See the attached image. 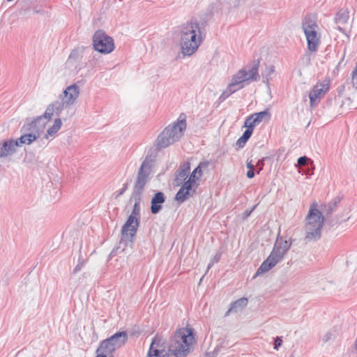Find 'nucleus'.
<instances>
[{
	"instance_id": "obj_1",
	"label": "nucleus",
	"mask_w": 357,
	"mask_h": 357,
	"mask_svg": "<svg viewBox=\"0 0 357 357\" xmlns=\"http://www.w3.org/2000/svg\"><path fill=\"white\" fill-rule=\"evenodd\" d=\"M202 28L196 19L192 18L181 24V46L184 55L190 56L196 52L202 40Z\"/></svg>"
},
{
	"instance_id": "obj_2",
	"label": "nucleus",
	"mask_w": 357,
	"mask_h": 357,
	"mask_svg": "<svg viewBox=\"0 0 357 357\" xmlns=\"http://www.w3.org/2000/svg\"><path fill=\"white\" fill-rule=\"evenodd\" d=\"M259 61L255 60L252 66H245L233 75L231 82L220 95L219 100L224 101L230 95L244 87V83L259 80L258 73Z\"/></svg>"
},
{
	"instance_id": "obj_3",
	"label": "nucleus",
	"mask_w": 357,
	"mask_h": 357,
	"mask_svg": "<svg viewBox=\"0 0 357 357\" xmlns=\"http://www.w3.org/2000/svg\"><path fill=\"white\" fill-rule=\"evenodd\" d=\"M195 342L194 329L187 325L176 331L169 344V351L176 357H184L189 353Z\"/></svg>"
},
{
	"instance_id": "obj_4",
	"label": "nucleus",
	"mask_w": 357,
	"mask_h": 357,
	"mask_svg": "<svg viewBox=\"0 0 357 357\" xmlns=\"http://www.w3.org/2000/svg\"><path fill=\"white\" fill-rule=\"evenodd\" d=\"M51 120L46 114L38 116L33 120L26 119L21 129L22 134H42L46 130L47 134H56L61 127L62 121L57 118L52 126L46 128L47 123Z\"/></svg>"
},
{
	"instance_id": "obj_5",
	"label": "nucleus",
	"mask_w": 357,
	"mask_h": 357,
	"mask_svg": "<svg viewBox=\"0 0 357 357\" xmlns=\"http://www.w3.org/2000/svg\"><path fill=\"white\" fill-rule=\"evenodd\" d=\"M208 161H202L198 166L190 174L188 179L185 181L181 188L176 195L175 199L182 203L189 197H192L199 183L201 177L202 176V169L208 167Z\"/></svg>"
},
{
	"instance_id": "obj_6",
	"label": "nucleus",
	"mask_w": 357,
	"mask_h": 357,
	"mask_svg": "<svg viewBox=\"0 0 357 357\" xmlns=\"http://www.w3.org/2000/svg\"><path fill=\"white\" fill-rule=\"evenodd\" d=\"M302 29L307 40V50L311 53L317 52L321 44V33L316 17L312 15H306L302 21Z\"/></svg>"
},
{
	"instance_id": "obj_7",
	"label": "nucleus",
	"mask_w": 357,
	"mask_h": 357,
	"mask_svg": "<svg viewBox=\"0 0 357 357\" xmlns=\"http://www.w3.org/2000/svg\"><path fill=\"white\" fill-rule=\"evenodd\" d=\"M317 208V204L316 203L311 204L306 218V238L308 239L316 238L320 236L324 218Z\"/></svg>"
},
{
	"instance_id": "obj_8",
	"label": "nucleus",
	"mask_w": 357,
	"mask_h": 357,
	"mask_svg": "<svg viewBox=\"0 0 357 357\" xmlns=\"http://www.w3.org/2000/svg\"><path fill=\"white\" fill-rule=\"evenodd\" d=\"M290 244L287 241L277 242L268 258L257 269L256 275L263 274L274 267L289 250Z\"/></svg>"
},
{
	"instance_id": "obj_9",
	"label": "nucleus",
	"mask_w": 357,
	"mask_h": 357,
	"mask_svg": "<svg viewBox=\"0 0 357 357\" xmlns=\"http://www.w3.org/2000/svg\"><path fill=\"white\" fill-rule=\"evenodd\" d=\"M93 45L96 51L103 54L110 53L114 49L113 38L107 35L103 30H98L94 33Z\"/></svg>"
},
{
	"instance_id": "obj_10",
	"label": "nucleus",
	"mask_w": 357,
	"mask_h": 357,
	"mask_svg": "<svg viewBox=\"0 0 357 357\" xmlns=\"http://www.w3.org/2000/svg\"><path fill=\"white\" fill-rule=\"evenodd\" d=\"M36 139V135H21V137L14 141L8 140L0 142V158L8 156L17 150L19 146L23 144H29Z\"/></svg>"
},
{
	"instance_id": "obj_11",
	"label": "nucleus",
	"mask_w": 357,
	"mask_h": 357,
	"mask_svg": "<svg viewBox=\"0 0 357 357\" xmlns=\"http://www.w3.org/2000/svg\"><path fill=\"white\" fill-rule=\"evenodd\" d=\"M270 119L271 112L268 109L249 116L245 121L244 126L246 130L243 134H252L255 126L259 125L260 123L268 121Z\"/></svg>"
},
{
	"instance_id": "obj_12",
	"label": "nucleus",
	"mask_w": 357,
	"mask_h": 357,
	"mask_svg": "<svg viewBox=\"0 0 357 357\" xmlns=\"http://www.w3.org/2000/svg\"><path fill=\"white\" fill-rule=\"evenodd\" d=\"M169 351V349H167L165 340L156 335L151 343L146 357H168Z\"/></svg>"
},
{
	"instance_id": "obj_13",
	"label": "nucleus",
	"mask_w": 357,
	"mask_h": 357,
	"mask_svg": "<svg viewBox=\"0 0 357 357\" xmlns=\"http://www.w3.org/2000/svg\"><path fill=\"white\" fill-rule=\"evenodd\" d=\"M128 340V335L126 332H119L115 333L109 338L105 340L100 342L103 347L108 351L113 352L122 345H123Z\"/></svg>"
},
{
	"instance_id": "obj_14",
	"label": "nucleus",
	"mask_w": 357,
	"mask_h": 357,
	"mask_svg": "<svg viewBox=\"0 0 357 357\" xmlns=\"http://www.w3.org/2000/svg\"><path fill=\"white\" fill-rule=\"evenodd\" d=\"M150 175V168L146 161H144L141 165V167L138 172L137 177L134 185L135 191L140 193L146 183L148 182L149 177Z\"/></svg>"
},
{
	"instance_id": "obj_15",
	"label": "nucleus",
	"mask_w": 357,
	"mask_h": 357,
	"mask_svg": "<svg viewBox=\"0 0 357 357\" xmlns=\"http://www.w3.org/2000/svg\"><path fill=\"white\" fill-rule=\"evenodd\" d=\"M186 115L181 113L177 120L167 126L161 134H178L183 133L187 127Z\"/></svg>"
},
{
	"instance_id": "obj_16",
	"label": "nucleus",
	"mask_w": 357,
	"mask_h": 357,
	"mask_svg": "<svg viewBox=\"0 0 357 357\" xmlns=\"http://www.w3.org/2000/svg\"><path fill=\"white\" fill-rule=\"evenodd\" d=\"M79 94V87L77 84L68 86L59 96V98L65 100L66 105H73L77 99Z\"/></svg>"
},
{
	"instance_id": "obj_17",
	"label": "nucleus",
	"mask_w": 357,
	"mask_h": 357,
	"mask_svg": "<svg viewBox=\"0 0 357 357\" xmlns=\"http://www.w3.org/2000/svg\"><path fill=\"white\" fill-rule=\"evenodd\" d=\"M329 89L328 82L317 83L314 86L312 90L309 94L310 101L311 105L316 104L317 101L319 100Z\"/></svg>"
},
{
	"instance_id": "obj_18",
	"label": "nucleus",
	"mask_w": 357,
	"mask_h": 357,
	"mask_svg": "<svg viewBox=\"0 0 357 357\" xmlns=\"http://www.w3.org/2000/svg\"><path fill=\"white\" fill-rule=\"evenodd\" d=\"M139 224V220L128 217L121 230L122 236L132 238L136 234Z\"/></svg>"
},
{
	"instance_id": "obj_19",
	"label": "nucleus",
	"mask_w": 357,
	"mask_h": 357,
	"mask_svg": "<svg viewBox=\"0 0 357 357\" xmlns=\"http://www.w3.org/2000/svg\"><path fill=\"white\" fill-rule=\"evenodd\" d=\"M68 107L70 106L66 105L65 100L59 98V100L54 101L47 106L45 114H46V116L52 119L54 114L56 115H59L65 108Z\"/></svg>"
},
{
	"instance_id": "obj_20",
	"label": "nucleus",
	"mask_w": 357,
	"mask_h": 357,
	"mask_svg": "<svg viewBox=\"0 0 357 357\" xmlns=\"http://www.w3.org/2000/svg\"><path fill=\"white\" fill-rule=\"evenodd\" d=\"M190 163L189 161L185 162L182 165H180L176 180L178 183H184L186 181L187 178L188 179L190 175Z\"/></svg>"
},
{
	"instance_id": "obj_21",
	"label": "nucleus",
	"mask_w": 357,
	"mask_h": 357,
	"mask_svg": "<svg viewBox=\"0 0 357 357\" xmlns=\"http://www.w3.org/2000/svg\"><path fill=\"white\" fill-rule=\"evenodd\" d=\"M165 202V197L162 192H158L155 195L151 200V213L155 214L160 211L162 206L161 204Z\"/></svg>"
},
{
	"instance_id": "obj_22",
	"label": "nucleus",
	"mask_w": 357,
	"mask_h": 357,
	"mask_svg": "<svg viewBox=\"0 0 357 357\" xmlns=\"http://www.w3.org/2000/svg\"><path fill=\"white\" fill-rule=\"evenodd\" d=\"M79 54L77 50H73L70 54L66 65L69 68H77V63L79 62Z\"/></svg>"
},
{
	"instance_id": "obj_23",
	"label": "nucleus",
	"mask_w": 357,
	"mask_h": 357,
	"mask_svg": "<svg viewBox=\"0 0 357 357\" xmlns=\"http://www.w3.org/2000/svg\"><path fill=\"white\" fill-rule=\"evenodd\" d=\"M175 135L159 136L157 139V144L159 148H165L172 144L174 141Z\"/></svg>"
},
{
	"instance_id": "obj_24",
	"label": "nucleus",
	"mask_w": 357,
	"mask_h": 357,
	"mask_svg": "<svg viewBox=\"0 0 357 357\" xmlns=\"http://www.w3.org/2000/svg\"><path fill=\"white\" fill-rule=\"evenodd\" d=\"M248 305V299L246 298H241L231 304L230 308L226 313L228 315L232 310L242 309Z\"/></svg>"
},
{
	"instance_id": "obj_25",
	"label": "nucleus",
	"mask_w": 357,
	"mask_h": 357,
	"mask_svg": "<svg viewBox=\"0 0 357 357\" xmlns=\"http://www.w3.org/2000/svg\"><path fill=\"white\" fill-rule=\"evenodd\" d=\"M349 19V12L347 10H340L335 17V22L337 24H344Z\"/></svg>"
},
{
	"instance_id": "obj_26",
	"label": "nucleus",
	"mask_w": 357,
	"mask_h": 357,
	"mask_svg": "<svg viewBox=\"0 0 357 357\" xmlns=\"http://www.w3.org/2000/svg\"><path fill=\"white\" fill-rule=\"evenodd\" d=\"M129 217L135 218L136 219L139 220L140 217V197L139 196H137L135 197V204L133 206L132 213Z\"/></svg>"
},
{
	"instance_id": "obj_27",
	"label": "nucleus",
	"mask_w": 357,
	"mask_h": 357,
	"mask_svg": "<svg viewBox=\"0 0 357 357\" xmlns=\"http://www.w3.org/2000/svg\"><path fill=\"white\" fill-rule=\"evenodd\" d=\"M96 357H113L112 353L106 349L105 346L103 347L100 344L98 348L96 350Z\"/></svg>"
},
{
	"instance_id": "obj_28",
	"label": "nucleus",
	"mask_w": 357,
	"mask_h": 357,
	"mask_svg": "<svg viewBox=\"0 0 357 357\" xmlns=\"http://www.w3.org/2000/svg\"><path fill=\"white\" fill-rule=\"evenodd\" d=\"M346 52H347V46L346 45H343V49H342V53L341 54V58H340V60L339 61V62H338V63L337 65V67H336L337 69L345 66L346 62H344V58H345V56H346Z\"/></svg>"
},
{
	"instance_id": "obj_29",
	"label": "nucleus",
	"mask_w": 357,
	"mask_h": 357,
	"mask_svg": "<svg viewBox=\"0 0 357 357\" xmlns=\"http://www.w3.org/2000/svg\"><path fill=\"white\" fill-rule=\"evenodd\" d=\"M250 136L251 135H242L241 137H240L236 142L239 148H242L247 142Z\"/></svg>"
},
{
	"instance_id": "obj_30",
	"label": "nucleus",
	"mask_w": 357,
	"mask_h": 357,
	"mask_svg": "<svg viewBox=\"0 0 357 357\" xmlns=\"http://www.w3.org/2000/svg\"><path fill=\"white\" fill-rule=\"evenodd\" d=\"M351 83L353 86L357 89V64L355 69L351 73Z\"/></svg>"
},
{
	"instance_id": "obj_31",
	"label": "nucleus",
	"mask_w": 357,
	"mask_h": 357,
	"mask_svg": "<svg viewBox=\"0 0 357 357\" xmlns=\"http://www.w3.org/2000/svg\"><path fill=\"white\" fill-rule=\"evenodd\" d=\"M282 340L280 337H277L275 340L274 349H278V348L282 345Z\"/></svg>"
},
{
	"instance_id": "obj_32",
	"label": "nucleus",
	"mask_w": 357,
	"mask_h": 357,
	"mask_svg": "<svg viewBox=\"0 0 357 357\" xmlns=\"http://www.w3.org/2000/svg\"><path fill=\"white\" fill-rule=\"evenodd\" d=\"M307 158L305 156L300 157L298 159V165L299 166H304L307 162Z\"/></svg>"
},
{
	"instance_id": "obj_33",
	"label": "nucleus",
	"mask_w": 357,
	"mask_h": 357,
	"mask_svg": "<svg viewBox=\"0 0 357 357\" xmlns=\"http://www.w3.org/2000/svg\"><path fill=\"white\" fill-rule=\"evenodd\" d=\"M267 70H268V73L266 75V79H267V81H268V76H270L272 73H274V68H273V66H271L268 68H267Z\"/></svg>"
},
{
	"instance_id": "obj_34",
	"label": "nucleus",
	"mask_w": 357,
	"mask_h": 357,
	"mask_svg": "<svg viewBox=\"0 0 357 357\" xmlns=\"http://www.w3.org/2000/svg\"><path fill=\"white\" fill-rule=\"evenodd\" d=\"M247 176L249 178H252L255 176L254 169H249L247 172Z\"/></svg>"
},
{
	"instance_id": "obj_35",
	"label": "nucleus",
	"mask_w": 357,
	"mask_h": 357,
	"mask_svg": "<svg viewBox=\"0 0 357 357\" xmlns=\"http://www.w3.org/2000/svg\"><path fill=\"white\" fill-rule=\"evenodd\" d=\"M247 167L249 169H254V165L252 164L251 161L247 162Z\"/></svg>"
},
{
	"instance_id": "obj_36",
	"label": "nucleus",
	"mask_w": 357,
	"mask_h": 357,
	"mask_svg": "<svg viewBox=\"0 0 357 357\" xmlns=\"http://www.w3.org/2000/svg\"><path fill=\"white\" fill-rule=\"evenodd\" d=\"M337 29L339 31H342V32H344L343 29H342L340 26H337Z\"/></svg>"
},
{
	"instance_id": "obj_37",
	"label": "nucleus",
	"mask_w": 357,
	"mask_h": 357,
	"mask_svg": "<svg viewBox=\"0 0 357 357\" xmlns=\"http://www.w3.org/2000/svg\"><path fill=\"white\" fill-rule=\"evenodd\" d=\"M78 270V267L77 266L75 268V271H77Z\"/></svg>"
}]
</instances>
